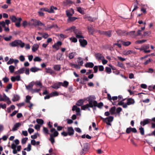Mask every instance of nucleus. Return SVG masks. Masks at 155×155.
I'll return each instance as SVG.
<instances>
[{
    "instance_id": "a19ab883",
    "label": "nucleus",
    "mask_w": 155,
    "mask_h": 155,
    "mask_svg": "<svg viewBox=\"0 0 155 155\" xmlns=\"http://www.w3.org/2000/svg\"><path fill=\"white\" fill-rule=\"evenodd\" d=\"M131 44V43L130 41H126V42H125V41H123L122 42V44L124 46H127Z\"/></svg>"
},
{
    "instance_id": "f704fd0d",
    "label": "nucleus",
    "mask_w": 155,
    "mask_h": 155,
    "mask_svg": "<svg viewBox=\"0 0 155 155\" xmlns=\"http://www.w3.org/2000/svg\"><path fill=\"white\" fill-rule=\"evenodd\" d=\"M117 66L118 67L121 68L122 69H125L124 66V64L119 61H118L117 62Z\"/></svg>"
},
{
    "instance_id": "4be33fe9",
    "label": "nucleus",
    "mask_w": 155,
    "mask_h": 155,
    "mask_svg": "<svg viewBox=\"0 0 155 155\" xmlns=\"http://www.w3.org/2000/svg\"><path fill=\"white\" fill-rule=\"evenodd\" d=\"M34 84L32 83V81L28 85L25 86L26 88L28 90L31 89V91L32 89Z\"/></svg>"
},
{
    "instance_id": "774afa93",
    "label": "nucleus",
    "mask_w": 155,
    "mask_h": 155,
    "mask_svg": "<svg viewBox=\"0 0 155 155\" xmlns=\"http://www.w3.org/2000/svg\"><path fill=\"white\" fill-rule=\"evenodd\" d=\"M2 80L4 83H6L9 81V79L8 78L5 77L3 78Z\"/></svg>"
},
{
    "instance_id": "a211bd4d",
    "label": "nucleus",
    "mask_w": 155,
    "mask_h": 155,
    "mask_svg": "<svg viewBox=\"0 0 155 155\" xmlns=\"http://www.w3.org/2000/svg\"><path fill=\"white\" fill-rule=\"evenodd\" d=\"M88 30H89V32L91 35H93L94 32L95 31L93 27L88 26Z\"/></svg>"
},
{
    "instance_id": "393cba45",
    "label": "nucleus",
    "mask_w": 155,
    "mask_h": 155,
    "mask_svg": "<svg viewBox=\"0 0 155 155\" xmlns=\"http://www.w3.org/2000/svg\"><path fill=\"white\" fill-rule=\"evenodd\" d=\"M20 99V97L18 95H14L12 99L13 101H18Z\"/></svg>"
},
{
    "instance_id": "0e129e2a",
    "label": "nucleus",
    "mask_w": 155,
    "mask_h": 155,
    "mask_svg": "<svg viewBox=\"0 0 155 155\" xmlns=\"http://www.w3.org/2000/svg\"><path fill=\"white\" fill-rule=\"evenodd\" d=\"M94 66V64L92 62H88V68H92Z\"/></svg>"
},
{
    "instance_id": "680f3d73",
    "label": "nucleus",
    "mask_w": 155,
    "mask_h": 155,
    "mask_svg": "<svg viewBox=\"0 0 155 155\" xmlns=\"http://www.w3.org/2000/svg\"><path fill=\"white\" fill-rule=\"evenodd\" d=\"M105 31H101L100 30H97L96 31H95V32H98L100 34L102 35H104Z\"/></svg>"
},
{
    "instance_id": "c756f323",
    "label": "nucleus",
    "mask_w": 155,
    "mask_h": 155,
    "mask_svg": "<svg viewBox=\"0 0 155 155\" xmlns=\"http://www.w3.org/2000/svg\"><path fill=\"white\" fill-rule=\"evenodd\" d=\"M15 67L13 65H10L9 67V69L10 73H13L14 72Z\"/></svg>"
},
{
    "instance_id": "5fc2aeb1",
    "label": "nucleus",
    "mask_w": 155,
    "mask_h": 155,
    "mask_svg": "<svg viewBox=\"0 0 155 155\" xmlns=\"http://www.w3.org/2000/svg\"><path fill=\"white\" fill-rule=\"evenodd\" d=\"M28 140V138L27 137H25L23 138L22 139L21 141L22 144H25Z\"/></svg>"
},
{
    "instance_id": "72a5a7b5",
    "label": "nucleus",
    "mask_w": 155,
    "mask_h": 155,
    "mask_svg": "<svg viewBox=\"0 0 155 155\" xmlns=\"http://www.w3.org/2000/svg\"><path fill=\"white\" fill-rule=\"evenodd\" d=\"M57 9V8L56 7H54L53 6H51L50 7V13H54V10H56Z\"/></svg>"
},
{
    "instance_id": "473e14b6",
    "label": "nucleus",
    "mask_w": 155,
    "mask_h": 155,
    "mask_svg": "<svg viewBox=\"0 0 155 155\" xmlns=\"http://www.w3.org/2000/svg\"><path fill=\"white\" fill-rule=\"evenodd\" d=\"M73 13H71L69 11H66V15L68 18L71 17L74 14V11L73 10H72Z\"/></svg>"
},
{
    "instance_id": "423d86ee",
    "label": "nucleus",
    "mask_w": 155,
    "mask_h": 155,
    "mask_svg": "<svg viewBox=\"0 0 155 155\" xmlns=\"http://www.w3.org/2000/svg\"><path fill=\"white\" fill-rule=\"evenodd\" d=\"M116 31L117 34L119 36H125L126 35V31L124 30L119 29Z\"/></svg>"
},
{
    "instance_id": "79ce46f5",
    "label": "nucleus",
    "mask_w": 155,
    "mask_h": 155,
    "mask_svg": "<svg viewBox=\"0 0 155 155\" xmlns=\"http://www.w3.org/2000/svg\"><path fill=\"white\" fill-rule=\"evenodd\" d=\"M105 71L109 74H110L112 72L111 68L108 67H107L105 68Z\"/></svg>"
},
{
    "instance_id": "1a4fd4ad",
    "label": "nucleus",
    "mask_w": 155,
    "mask_h": 155,
    "mask_svg": "<svg viewBox=\"0 0 155 155\" xmlns=\"http://www.w3.org/2000/svg\"><path fill=\"white\" fill-rule=\"evenodd\" d=\"M86 99L87 98H85L84 99H80L78 100L77 102L76 105L78 106H81L84 103Z\"/></svg>"
},
{
    "instance_id": "09e8293b",
    "label": "nucleus",
    "mask_w": 155,
    "mask_h": 155,
    "mask_svg": "<svg viewBox=\"0 0 155 155\" xmlns=\"http://www.w3.org/2000/svg\"><path fill=\"white\" fill-rule=\"evenodd\" d=\"M40 10L41 11H43L46 12H48L50 13V9L46 8H40Z\"/></svg>"
},
{
    "instance_id": "f03ea898",
    "label": "nucleus",
    "mask_w": 155,
    "mask_h": 155,
    "mask_svg": "<svg viewBox=\"0 0 155 155\" xmlns=\"http://www.w3.org/2000/svg\"><path fill=\"white\" fill-rule=\"evenodd\" d=\"M50 132L53 134L50 135V138L49 140L51 142L52 144H53L54 142V137H57L58 134V132L54 128H52L50 130Z\"/></svg>"
},
{
    "instance_id": "69168bd1",
    "label": "nucleus",
    "mask_w": 155,
    "mask_h": 155,
    "mask_svg": "<svg viewBox=\"0 0 155 155\" xmlns=\"http://www.w3.org/2000/svg\"><path fill=\"white\" fill-rule=\"evenodd\" d=\"M41 35L43 36V37L45 38H47L49 36L48 34L47 33H43Z\"/></svg>"
},
{
    "instance_id": "cd10ccee",
    "label": "nucleus",
    "mask_w": 155,
    "mask_h": 155,
    "mask_svg": "<svg viewBox=\"0 0 155 155\" xmlns=\"http://www.w3.org/2000/svg\"><path fill=\"white\" fill-rule=\"evenodd\" d=\"M104 35H105L108 37H110L111 36V31H105Z\"/></svg>"
},
{
    "instance_id": "864d4df0",
    "label": "nucleus",
    "mask_w": 155,
    "mask_h": 155,
    "mask_svg": "<svg viewBox=\"0 0 155 155\" xmlns=\"http://www.w3.org/2000/svg\"><path fill=\"white\" fill-rule=\"evenodd\" d=\"M40 91V89H32L31 90V92L32 93H38V92Z\"/></svg>"
},
{
    "instance_id": "f8f14e48",
    "label": "nucleus",
    "mask_w": 155,
    "mask_h": 155,
    "mask_svg": "<svg viewBox=\"0 0 155 155\" xmlns=\"http://www.w3.org/2000/svg\"><path fill=\"white\" fill-rule=\"evenodd\" d=\"M79 41L82 47H85V46L87 44V42L85 40H82L81 39H80Z\"/></svg>"
},
{
    "instance_id": "a18cd8bd",
    "label": "nucleus",
    "mask_w": 155,
    "mask_h": 155,
    "mask_svg": "<svg viewBox=\"0 0 155 155\" xmlns=\"http://www.w3.org/2000/svg\"><path fill=\"white\" fill-rule=\"evenodd\" d=\"M74 32L75 35L78 34H82L81 32L79 29H76L75 30H74Z\"/></svg>"
},
{
    "instance_id": "bb28decb",
    "label": "nucleus",
    "mask_w": 155,
    "mask_h": 155,
    "mask_svg": "<svg viewBox=\"0 0 155 155\" xmlns=\"http://www.w3.org/2000/svg\"><path fill=\"white\" fill-rule=\"evenodd\" d=\"M46 70V72L47 73H49L50 74H52L54 73V72L50 68H45Z\"/></svg>"
},
{
    "instance_id": "7c9ffc66",
    "label": "nucleus",
    "mask_w": 155,
    "mask_h": 155,
    "mask_svg": "<svg viewBox=\"0 0 155 155\" xmlns=\"http://www.w3.org/2000/svg\"><path fill=\"white\" fill-rule=\"evenodd\" d=\"M22 21V19L21 18H18V22L15 23V26L17 27H20V22Z\"/></svg>"
},
{
    "instance_id": "c9c22d12",
    "label": "nucleus",
    "mask_w": 155,
    "mask_h": 155,
    "mask_svg": "<svg viewBox=\"0 0 155 155\" xmlns=\"http://www.w3.org/2000/svg\"><path fill=\"white\" fill-rule=\"evenodd\" d=\"M76 55L75 52H71L69 53V58L70 59H73L74 56Z\"/></svg>"
},
{
    "instance_id": "6e6552de",
    "label": "nucleus",
    "mask_w": 155,
    "mask_h": 155,
    "mask_svg": "<svg viewBox=\"0 0 155 155\" xmlns=\"http://www.w3.org/2000/svg\"><path fill=\"white\" fill-rule=\"evenodd\" d=\"M94 56L98 60L104 58V57L100 53H95Z\"/></svg>"
},
{
    "instance_id": "e2e57ef3",
    "label": "nucleus",
    "mask_w": 155,
    "mask_h": 155,
    "mask_svg": "<svg viewBox=\"0 0 155 155\" xmlns=\"http://www.w3.org/2000/svg\"><path fill=\"white\" fill-rule=\"evenodd\" d=\"M25 68H23L19 70L20 74L23 73L25 70Z\"/></svg>"
},
{
    "instance_id": "5701e85b",
    "label": "nucleus",
    "mask_w": 155,
    "mask_h": 155,
    "mask_svg": "<svg viewBox=\"0 0 155 155\" xmlns=\"http://www.w3.org/2000/svg\"><path fill=\"white\" fill-rule=\"evenodd\" d=\"M61 86L65 88H67L69 85V82L66 81H64L63 83L61 82Z\"/></svg>"
},
{
    "instance_id": "603ef678",
    "label": "nucleus",
    "mask_w": 155,
    "mask_h": 155,
    "mask_svg": "<svg viewBox=\"0 0 155 155\" xmlns=\"http://www.w3.org/2000/svg\"><path fill=\"white\" fill-rule=\"evenodd\" d=\"M139 130H140V132L142 135H143L144 133V128L142 127H141L139 128Z\"/></svg>"
},
{
    "instance_id": "bf43d9fd",
    "label": "nucleus",
    "mask_w": 155,
    "mask_h": 155,
    "mask_svg": "<svg viewBox=\"0 0 155 155\" xmlns=\"http://www.w3.org/2000/svg\"><path fill=\"white\" fill-rule=\"evenodd\" d=\"M109 66L111 67V69H112L113 70H115L117 71V74H118L119 73V72L116 69V68L115 67L111 65H110Z\"/></svg>"
},
{
    "instance_id": "13d9d810",
    "label": "nucleus",
    "mask_w": 155,
    "mask_h": 155,
    "mask_svg": "<svg viewBox=\"0 0 155 155\" xmlns=\"http://www.w3.org/2000/svg\"><path fill=\"white\" fill-rule=\"evenodd\" d=\"M33 60L34 61H40L41 59L39 57H36L34 58Z\"/></svg>"
},
{
    "instance_id": "ea45409f",
    "label": "nucleus",
    "mask_w": 155,
    "mask_h": 155,
    "mask_svg": "<svg viewBox=\"0 0 155 155\" xmlns=\"http://www.w3.org/2000/svg\"><path fill=\"white\" fill-rule=\"evenodd\" d=\"M77 62L79 65H82L83 64V61L82 59L81 58H78Z\"/></svg>"
},
{
    "instance_id": "3c124183",
    "label": "nucleus",
    "mask_w": 155,
    "mask_h": 155,
    "mask_svg": "<svg viewBox=\"0 0 155 155\" xmlns=\"http://www.w3.org/2000/svg\"><path fill=\"white\" fill-rule=\"evenodd\" d=\"M71 66L73 67L74 68L77 69H80L81 68L80 65H78L74 64H71Z\"/></svg>"
},
{
    "instance_id": "9b49d317",
    "label": "nucleus",
    "mask_w": 155,
    "mask_h": 155,
    "mask_svg": "<svg viewBox=\"0 0 155 155\" xmlns=\"http://www.w3.org/2000/svg\"><path fill=\"white\" fill-rule=\"evenodd\" d=\"M127 103L128 105L133 104L135 103V101L131 98H128L127 99Z\"/></svg>"
},
{
    "instance_id": "4c0bfd02",
    "label": "nucleus",
    "mask_w": 155,
    "mask_h": 155,
    "mask_svg": "<svg viewBox=\"0 0 155 155\" xmlns=\"http://www.w3.org/2000/svg\"><path fill=\"white\" fill-rule=\"evenodd\" d=\"M31 96L27 95L26 97V99L25 101L26 103H30V100H31Z\"/></svg>"
},
{
    "instance_id": "aec40b11",
    "label": "nucleus",
    "mask_w": 155,
    "mask_h": 155,
    "mask_svg": "<svg viewBox=\"0 0 155 155\" xmlns=\"http://www.w3.org/2000/svg\"><path fill=\"white\" fill-rule=\"evenodd\" d=\"M61 82H59L57 84H54L52 87L55 89H58L61 86Z\"/></svg>"
},
{
    "instance_id": "052dcab7",
    "label": "nucleus",
    "mask_w": 155,
    "mask_h": 155,
    "mask_svg": "<svg viewBox=\"0 0 155 155\" xmlns=\"http://www.w3.org/2000/svg\"><path fill=\"white\" fill-rule=\"evenodd\" d=\"M138 3L137 2L135 3L134 5V8L132 11V12H133L134 10H137V9L138 8Z\"/></svg>"
},
{
    "instance_id": "9d476101",
    "label": "nucleus",
    "mask_w": 155,
    "mask_h": 155,
    "mask_svg": "<svg viewBox=\"0 0 155 155\" xmlns=\"http://www.w3.org/2000/svg\"><path fill=\"white\" fill-rule=\"evenodd\" d=\"M94 103V106L97 107L100 109L102 108V107L104 105L103 103L102 102L98 103L97 101H95Z\"/></svg>"
},
{
    "instance_id": "0eeeda50",
    "label": "nucleus",
    "mask_w": 155,
    "mask_h": 155,
    "mask_svg": "<svg viewBox=\"0 0 155 155\" xmlns=\"http://www.w3.org/2000/svg\"><path fill=\"white\" fill-rule=\"evenodd\" d=\"M21 124L19 122L16 123L12 128V131H15L17 130L18 127L21 126Z\"/></svg>"
},
{
    "instance_id": "ddd939ff",
    "label": "nucleus",
    "mask_w": 155,
    "mask_h": 155,
    "mask_svg": "<svg viewBox=\"0 0 155 155\" xmlns=\"http://www.w3.org/2000/svg\"><path fill=\"white\" fill-rule=\"evenodd\" d=\"M149 48V45H145L142 46L140 48H139V49L140 50V51H143L144 50H146V49Z\"/></svg>"
},
{
    "instance_id": "338daca9",
    "label": "nucleus",
    "mask_w": 155,
    "mask_h": 155,
    "mask_svg": "<svg viewBox=\"0 0 155 155\" xmlns=\"http://www.w3.org/2000/svg\"><path fill=\"white\" fill-rule=\"evenodd\" d=\"M131 132V127H129L127 128L126 133L127 134H130Z\"/></svg>"
},
{
    "instance_id": "37998d69",
    "label": "nucleus",
    "mask_w": 155,
    "mask_h": 155,
    "mask_svg": "<svg viewBox=\"0 0 155 155\" xmlns=\"http://www.w3.org/2000/svg\"><path fill=\"white\" fill-rule=\"evenodd\" d=\"M96 20V18H92L90 16H88V21L91 22H94Z\"/></svg>"
},
{
    "instance_id": "8fccbe9b",
    "label": "nucleus",
    "mask_w": 155,
    "mask_h": 155,
    "mask_svg": "<svg viewBox=\"0 0 155 155\" xmlns=\"http://www.w3.org/2000/svg\"><path fill=\"white\" fill-rule=\"evenodd\" d=\"M76 27L74 26H73L67 29V31H71L72 32V31H74V30H75L76 29Z\"/></svg>"
},
{
    "instance_id": "f3484780",
    "label": "nucleus",
    "mask_w": 155,
    "mask_h": 155,
    "mask_svg": "<svg viewBox=\"0 0 155 155\" xmlns=\"http://www.w3.org/2000/svg\"><path fill=\"white\" fill-rule=\"evenodd\" d=\"M149 119H146L144 120L143 121H141L140 122V124L141 125H142L143 126H144L145 125L148 124L150 123V122L149 121Z\"/></svg>"
},
{
    "instance_id": "4468645a",
    "label": "nucleus",
    "mask_w": 155,
    "mask_h": 155,
    "mask_svg": "<svg viewBox=\"0 0 155 155\" xmlns=\"http://www.w3.org/2000/svg\"><path fill=\"white\" fill-rule=\"evenodd\" d=\"M84 147L82 149V151L81 152V154L83 153L85 154L87 151V143H85L84 144Z\"/></svg>"
},
{
    "instance_id": "de8ad7c7",
    "label": "nucleus",
    "mask_w": 155,
    "mask_h": 155,
    "mask_svg": "<svg viewBox=\"0 0 155 155\" xmlns=\"http://www.w3.org/2000/svg\"><path fill=\"white\" fill-rule=\"evenodd\" d=\"M37 122L39 124H42L44 123V121L43 120L41 119H36Z\"/></svg>"
},
{
    "instance_id": "412c9836",
    "label": "nucleus",
    "mask_w": 155,
    "mask_h": 155,
    "mask_svg": "<svg viewBox=\"0 0 155 155\" xmlns=\"http://www.w3.org/2000/svg\"><path fill=\"white\" fill-rule=\"evenodd\" d=\"M87 81V78L85 76H84L83 78H81V83L82 84H85Z\"/></svg>"
},
{
    "instance_id": "2eb2a0df",
    "label": "nucleus",
    "mask_w": 155,
    "mask_h": 155,
    "mask_svg": "<svg viewBox=\"0 0 155 155\" xmlns=\"http://www.w3.org/2000/svg\"><path fill=\"white\" fill-rule=\"evenodd\" d=\"M9 18L12 22H15L18 21V18L15 16L14 15L10 16Z\"/></svg>"
},
{
    "instance_id": "6ab92c4d",
    "label": "nucleus",
    "mask_w": 155,
    "mask_h": 155,
    "mask_svg": "<svg viewBox=\"0 0 155 155\" xmlns=\"http://www.w3.org/2000/svg\"><path fill=\"white\" fill-rule=\"evenodd\" d=\"M134 51H133L129 50L127 51H123V53L125 55H127L131 54Z\"/></svg>"
},
{
    "instance_id": "c85d7f7f",
    "label": "nucleus",
    "mask_w": 155,
    "mask_h": 155,
    "mask_svg": "<svg viewBox=\"0 0 155 155\" xmlns=\"http://www.w3.org/2000/svg\"><path fill=\"white\" fill-rule=\"evenodd\" d=\"M78 18L77 17H72L71 16L69 18H68V22H73L76 19H77Z\"/></svg>"
},
{
    "instance_id": "c03bdc74",
    "label": "nucleus",
    "mask_w": 155,
    "mask_h": 155,
    "mask_svg": "<svg viewBox=\"0 0 155 155\" xmlns=\"http://www.w3.org/2000/svg\"><path fill=\"white\" fill-rule=\"evenodd\" d=\"M31 145L29 143L28 145V147L27 148H25L24 149L25 150H27L28 151H29L31 150Z\"/></svg>"
},
{
    "instance_id": "6e6d98bb",
    "label": "nucleus",
    "mask_w": 155,
    "mask_h": 155,
    "mask_svg": "<svg viewBox=\"0 0 155 155\" xmlns=\"http://www.w3.org/2000/svg\"><path fill=\"white\" fill-rule=\"evenodd\" d=\"M14 61V59L13 58H10L9 60L7 62V64L8 65L12 64Z\"/></svg>"
},
{
    "instance_id": "4d7b16f0",
    "label": "nucleus",
    "mask_w": 155,
    "mask_h": 155,
    "mask_svg": "<svg viewBox=\"0 0 155 155\" xmlns=\"http://www.w3.org/2000/svg\"><path fill=\"white\" fill-rule=\"evenodd\" d=\"M51 97H52L53 96H58L59 95V94L57 92L55 91L54 92H51Z\"/></svg>"
},
{
    "instance_id": "b1692460",
    "label": "nucleus",
    "mask_w": 155,
    "mask_h": 155,
    "mask_svg": "<svg viewBox=\"0 0 155 155\" xmlns=\"http://www.w3.org/2000/svg\"><path fill=\"white\" fill-rule=\"evenodd\" d=\"M40 70V69L39 68L36 67H32L30 69V71L33 72H35Z\"/></svg>"
},
{
    "instance_id": "dca6fc26",
    "label": "nucleus",
    "mask_w": 155,
    "mask_h": 155,
    "mask_svg": "<svg viewBox=\"0 0 155 155\" xmlns=\"http://www.w3.org/2000/svg\"><path fill=\"white\" fill-rule=\"evenodd\" d=\"M32 83L34 84H34L36 86H38L40 87L41 88H42V84L41 82L40 81H37L35 82L32 81Z\"/></svg>"
},
{
    "instance_id": "f257e3e1",
    "label": "nucleus",
    "mask_w": 155,
    "mask_h": 155,
    "mask_svg": "<svg viewBox=\"0 0 155 155\" xmlns=\"http://www.w3.org/2000/svg\"><path fill=\"white\" fill-rule=\"evenodd\" d=\"M9 45L12 47H18L20 46L21 48H23L25 45L24 43L20 40H15L14 41L10 43Z\"/></svg>"
},
{
    "instance_id": "39448f33",
    "label": "nucleus",
    "mask_w": 155,
    "mask_h": 155,
    "mask_svg": "<svg viewBox=\"0 0 155 155\" xmlns=\"http://www.w3.org/2000/svg\"><path fill=\"white\" fill-rule=\"evenodd\" d=\"M67 133L68 135L72 136L74 134V130L72 127H68L67 129Z\"/></svg>"
},
{
    "instance_id": "a878e982",
    "label": "nucleus",
    "mask_w": 155,
    "mask_h": 155,
    "mask_svg": "<svg viewBox=\"0 0 155 155\" xmlns=\"http://www.w3.org/2000/svg\"><path fill=\"white\" fill-rule=\"evenodd\" d=\"M38 46L37 44H34L32 47V50L34 52L36 51L38 49Z\"/></svg>"
},
{
    "instance_id": "2f4dec72",
    "label": "nucleus",
    "mask_w": 155,
    "mask_h": 155,
    "mask_svg": "<svg viewBox=\"0 0 155 155\" xmlns=\"http://www.w3.org/2000/svg\"><path fill=\"white\" fill-rule=\"evenodd\" d=\"M115 107L114 106L111 107L110 110V112L111 113V114L112 115L114 114H115Z\"/></svg>"
},
{
    "instance_id": "49530a36",
    "label": "nucleus",
    "mask_w": 155,
    "mask_h": 155,
    "mask_svg": "<svg viewBox=\"0 0 155 155\" xmlns=\"http://www.w3.org/2000/svg\"><path fill=\"white\" fill-rule=\"evenodd\" d=\"M135 33V31H132L128 32H126V35H128L130 36H131L134 35Z\"/></svg>"
},
{
    "instance_id": "e433bc0d",
    "label": "nucleus",
    "mask_w": 155,
    "mask_h": 155,
    "mask_svg": "<svg viewBox=\"0 0 155 155\" xmlns=\"http://www.w3.org/2000/svg\"><path fill=\"white\" fill-rule=\"evenodd\" d=\"M62 54L61 53H58L56 55V59L58 60H62L61 58Z\"/></svg>"
},
{
    "instance_id": "58836bf2",
    "label": "nucleus",
    "mask_w": 155,
    "mask_h": 155,
    "mask_svg": "<svg viewBox=\"0 0 155 155\" xmlns=\"http://www.w3.org/2000/svg\"><path fill=\"white\" fill-rule=\"evenodd\" d=\"M61 66L59 65H55L54 67V70L57 71H60L61 69Z\"/></svg>"
},
{
    "instance_id": "20e7f679",
    "label": "nucleus",
    "mask_w": 155,
    "mask_h": 155,
    "mask_svg": "<svg viewBox=\"0 0 155 155\" xmlns=\"http://www.w3.org/2000/svg\"><path fill=\"white\" fill-rule=\"evenodd\" d=\"M100 118L104 122L106 123L107 125L110 126L111 125L110 123L113 121L114 119V117L112 116H109L105 118H104L101 116H100Z\"/></svg>"
},
{
    "instance_id": "7ed1b4c3",
    "label": "nucleus",
    "mask_w": 155,
    "mask_h": 155,
    "mask_svg": "<svg viewBox=\"0 0 155 155\" xmlns=\"http://www.w3.org/2000/svg\"><path fill=\"white\" fill-rule=\"evenodd\" d=\"M96 99V97L95 96L92 95H90L88 97V107H93V104L94 105V103Z\"/></svg>"
}]
</instances>
